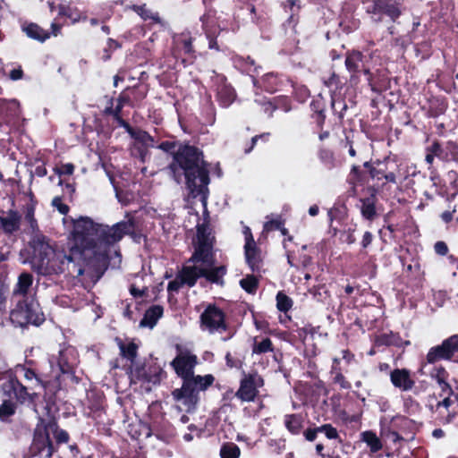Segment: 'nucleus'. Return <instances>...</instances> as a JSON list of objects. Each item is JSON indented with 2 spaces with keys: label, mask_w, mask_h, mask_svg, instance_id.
I'll use <instances>...</instances> for the list:
<instances>
[{
  "label": "nucleus",
  "mask_w": 458,
  "mask_h": 458,
  "mask_svg": "<svg viewBox=\"0 0 458 458\" xmlns=\"http://www.w3.org/2000/svg\"><path fill=\"white\" fill-rule=\"evenodd\" d=\"M318 158L326 168L331 170L336 166V161L333 151L327 148H321L318 151Z\"/></svg>",
  "instance_id": "35"
},
{
  "label": "nucleus",
  "mask_w": 458,
  "mask_h": 458,
  "mask_svg": "<svg viewBox=\"0 0 458 458\" xmlns=\"http://www.w3.org/2000/svg\"><path fill=\"white\" fill-rule=\"evenodd\" d=\"M110 114L113 115V117L117 122V123L119 124L120 127L124 128L126 130V131L129 134H131V132L132 131L133 128H131V125L121 117L120 114Z\"/></svg>",
  "instance_id": "58"
},
{
  "label": "nucleus",
  "mask_w": 458,
  "mask_h": 458,
  "mask_svg": "<svg viewBox=\"0 0 458 458\" xmlns=\"http://www.w3.org/2000/svg\"><path fill=\"white\" fill-rule=\"evenodd\" d=\"M258 279L253 276H247L240 281V285L249 293H255L258 288Z\"/></svg>",
  "instance_id": "41"
},
{
  "label": "nucleus",
  "mask_w": 458,
  "mask_h": 458,
  "mask_svg": "<svg viewBox=\"0 0 458 458\" xmlns=\"http://www.w3.org/2000/svg\"><path fill=\"white\" fill-rule=\"evenodd\" d=\"M351 184L355 185L360 181V167L352 165L348 178Z\"/></svg>",
  "instance_id": "55"
},
{
  "label": "nucleus",
  "mask_w": 458,
  "mask_h": 458,
  "mask_svg": "<svg viewBox=\"0 0 458 458\" xmlns=\"http://www.w3.org/2000/svg\"><path fill=\"white\" fill-rule=\"evenodd\" d=\"M200 328L209 334L225 331V315L216 305L209 304L200 315Z\"/></svg>",
  "instance_id": "8"
},
{
  "label": "nucleus",
  "mask_w": 458,
  "mask_h": 458,
  "mask_svg": "<svg viewBox=\"0 0 458 458\" xmlns=\"http://www.w3.org/2000/svg\"><path fill=\"white\" fill-rule=\"evenodd\" d=\"M52 205L63 215H66L69 211V207L62 202V199L60 197L54 198Z\"/></svg>",
  "instance_id": "53"
},
{
  "label": "nucleus",
  "mask_w": 458,
  "mask_h": 458,
  "mask_svg": "<svg viewBox=\"0 0 458 458\" xmlns=\"http://www.w3.org/2000/svg\"><path fill=\"white\" fill-rule=\"evenodd\" d=\"M49 363L55 378H59L60 374H72L79 363L77 351L72 346L62 349L58 356L49 359Z\"/></svg>",
  "instance_id": "7"
},
{
  "label": "nucleus",
  "mask_w": 458,
  "mask_h": 458,
  "mask_svg": "<svg viewBox=\"0 0 458 458\" xmlns=\"http://www.w3.org/2000/svg\"><path fill=\"white\" fill-rule=\"evenodd\" d=\"M15 406L13 403L4 401L0 406V420H6L11 415L14 413Z\"/></svg>",
  "instance_id": "46"
},
{
  "label": "nucleus",
  "mask_w": 458,
  "mask_h": 458,
  "mask_svg": "<svg viewBox=\"0 0 458 458\" xmlns=\"http://www.w3.org/2000/svg\"><path fill=\"white\" fill-rule=\"evenodd\" d=\"M362 54L359 51L349 53L345 59L346 69L352 73L360 71L362 63Z\"/></svg>",
  "instance_id": "32"
},
{
  "label": "nucleus",
  "mask_w": 458,
  "mask_h": 458,
  "mask_svg": "<svg viewBox=\"0 0 458 458\" xmlns=\"http://www.w3.org/2000/svg\"><path fill=\"white\" fill-rule=\"evenodd\" d=\"M241 450L234 443H225L221 446V458H239Z\"/></svg>",
  "instance_id": "36"
},
{
  "label": "nucleus",
  "mask_w": 458,
  "mask_h": 458,
  "mask_svg": "<svg viewBox=\"0 0 458 458\" xmlns=\"http://www.w3.org/2000/svg\"><path fill=\"white\" fill-rule=\"evenodd\" d=\"M74 171V166L71 163L64 164L55 169L59 175H71Z\"/></svg>",
  "instance_id": "54"
},
{
  "label": "nucleus",
  "mask_w": 458,
  "mask_h": 458,
  "mask_svg": "<svg viewBox=\"0 0 458 458\" xmlns=\"http://www.w3.org/2000/svg\"><path fill=\"white\" fill-rule=\"evenodd\" d=\"M284 426L293 435H298L302 428V419L297 414L284 416Z\"/></svg>",
  "instance_id": "34"
},
{
  "label": "nucleus",
  "mask_w": 458,
  "mask_h": 458,
  "mask_svg": "<svg viewBox=\"0 0 458 458\" xmlns=\"http://www.w3.org/2000/svg\"><path fill=\"white\" fill-rule=\"evenodd\" d=\"M35 207L34 205H27L25 209V220L28 222L32 233L38 230L37 220L34 217Z\"/></svg>",
  "instance_id": "42"
},
{
  "label": "nucleus",
  "mask_w": 458,
  "mask_h": 458,
  "mask_svg": "<svg viewBox=\"0 0 458 458\" xmlns=\"http://www.w3.org/2000/svg\"><path fill=\"white\" fill-rule=\"evenodd\" d=\"M446 180L449 182L451 188L457 192L458 191V173L451 170L446 174Z\"/></svg>",
  "instance_id": "50"
},
{
  "label": "nucleus",
  "mask_w": 458,
  "mask_h": 458,
  "mask_svg": "<svg viewBox=\"0 0 458 458\" xmlns=\"http://www.w3.org/2000/svg\"><path fill=\"white\" fill-rule=\"evenodd\" d=\"M310 294L318 302H326L329 298V293L324 285H318L309 289Z\"/></svg>",
  "instance_id": "39"
},
{
  "label": "nucleus",
  "mask_w": 458,
  "mask_h": 458,
  "mask_svg": "<svg viewBox=\"0 0 458 458\" xmlns=\"http://www.w3.org/2000/svg\"><path fill=\"white\" fill-rule=\"evenodd\" d=\"M72 221L71 246L78 249L87 264L102 274L106 266L109 247L119 242L123 235L132 233L135 228L134 218L130 215H126L124 220L113 226L95 223L89 216H80Z\"/></svg>",
  "instance_id": "1"
},
{
  "label": "nucleus",
  "mask_w": 458,
  "mask_h": 458,
  "mask_svg": "<svg viewBox=\"0 0 458 458\" xmlns=\"http://www.w3.org/2000/svg\"><path fill=\"white\" fill-rule=\"evenodd\" d=\"M21 114L20 103L16 99L0 98V117L6 123L19 117Z\"/></svg>",
  "instance_id": "21"
},
{
  "label": "nucleus",
  "mask_w": 458,
  "mask_h": 458,
  "mask_svg": "<svg viewBox=\"0 0 458 458\" xmlns=\"http://www.w3.org/2000/svg\"><path fill=\"white\" fill-rule=\"evenodd\" d=\"M200 21L202 22V29L206 34V37L208 40V47L210 49L218 50L219 47L217 46V42L216 40V30L212 29V25L214 23V20L210 13H207L200 17Z\"/></svg>",
  "instance_id": "23"
},
{
  "label": "nucleus",
  "mask_w": 458,
  "mask_h": 458,
  "mask_svg": "<svg viewBox=\"0 0 458 458\" xmlns=\"http://www.w3.org/2000/svg\"><path fill=\"white\" fill-rule=\"evenodd\" d=\"M164 370L158 366H149L146 368H137L131 372V380L157 384L164 376Z\"/></svg>",
  "instance_id": "13"
},
{
  "label": "nucleus",
  "mask_w": 458,
  "mask_h": 458,
  "mask_svg": "<svg viewBox=\"0 0 458 458\" xmlns=\"http://www.w3.org/2000/svg\"><path fill=\"white\" fill-rule=\"evenodd\" d=\"M32 284L33 276L23 272L19 276L13 290L12 301L14 308L11 311V319L21 327L27 324L38 326L44 321L43 313L34 298Z\"/></svg>",
  "instance_id": "6"
},
{
  "label": "nucleus",
  "mask_w": 458,
  "mask_h": 458,
  "mask_svg": "<svg viewBox=\"0 0 458 458\" xmlns=\"http://www.w3.org/2000/svg\"><path fill=\"white\" fill-rule=\"evenodd\" d=\"M59 15H64V16L69 17L70 19H72V22H76V21L81 20L80 15L73 16L72 13H70V9H68L64 6L59 7Z\"/></svg>",
  "instance_id": "61"
},
{
  "label": "nucleus",
  "mask_w": 458,
  "mask_h": 458,
  "mask_svg": "<svg viewBox=\"0 0 458 458\" xmlns=\"http://www.w3.org/2000/svg\"><path fill=\"white\" fill-rule=\"evenodd\" d=\"M130 136L136 140L135 145H140L145 148L156 147V140L145 131L133 129Z\"/></svg>",
  "instance_id": "26"
},
{
  "label": "nucleus",
  "mask_w": 458,
  "mask_h": 458,
  "mask_svg": "<svg viewBox=\"0 0 458 458\" xmlns=\"http://www.w3.org/2000/svg\"><path fill=\"white\" fill-rule=\"evenodd\" d=\"M177 355L171 361V366L175 373L183 380L181 388L173 391V396L177 402H181L191 411L195 409L199 401V394L205 391L214 382L212 375L194 376V368L198 363V358L191 351L176 346Z\"/></svg>",
  "instance_id": "4"
},
{
  "label": "nucleus",
  "mask_w": 458,
  "mask_h": 458,
  "mask_svg": "<svg viewBox=\"0 0 458 458\" xmlns=\"http://www.w3.org/2000/svg\"><path fill=\"white\" fill-rule=\"evenodd\" d=\"M131 9L144 21H151L155 23L162 22L158 13L152 12L146 4L132 5Z\"/></svg>",
  "instance_id": "31"
},
{
  "label": "nucleus",
  "mask_w": 458,
  "mask_h": 458,
  "mask_svg": "<svg viewBox=\"0 0 458 458\" xmlns=\"http://www.w3.org/2000/svg\"><path fill=\"white\" fill-rule=\"evenodd\" d=\"M213 86L216 88V98L224 107L229 106L235 99L236 94L233 87L226 82V78L222 74L213 72L211 77Z\"/></svg>",
  "instance_id": "10"
},
{
  "label": "nucleus",
  "mask_w": 458,
  "mask_h": 458,
  "mask_svg": "<svg viewBox=\"0 0 458 458\" xmlns=\"http://www.w3.org/2000/svg\"><path fill=\"white\" fill-rule=\"evenodd\" d=\"M129 101V98L125 96H120L117 98V105L114 108V110H110V114H120L122 112V109L123 108L124 105Z\"/></svg>",
  "instance_id": "56"
},
{
  "label": "nucleus",
  "mask_w": 458,
  "mask_h": 458,
  "mask_svg": "<svg viewBox=\"0 0 458 458\" xmlns=\"http://www.w3.org/2000/svg\"><path fill=\"white\" fill-rule=\"evenodd\" d=\"M253 86L263 89L265 91L274 93L279 89L281 81L274 72H268L262 76L260 80H257L254 75H250Z\"/></svg>",
  "instance_id": "20"
},
{
  "label": "nucleus",
  "mask_w": 458,
  "mask_h": 458,
  "mask_svg": "<svg viewBox=\"0 0 458 458\" xmlns=\"http://www.w3.org/2000/svg\"><path fill=\"white\" fill-rule=\"evenodd\" d=\"M333 382L339 385L343 389L351 388V384L345 379L341 371H336V375L333 376Z\"/></svg>",
  "instance_id": "49"
},
{
  "label": "nucleus",
  "mask_w": 458,
  "mask_h": 458,
  "mask_svg": "<svg viewBox=\"0 0 458 458\" xmlns=\"http://www.w3.org/2000/svg\"><path fill=\"white\" fill-rule=\"evenodd\" d=\"M390 380L394 387L402 391H409L414 386L410 371L405 369H395L390 373Z\"/></svg>",
  "instance_id": "18"
},
{
  "label": "nucleus",
  "mask_w": 458,
  "mask_h": 458,
  "mask_svg": "<svg viewBox=\"0 0 458 458\" xmlns=\"http://www.w3.org/2000/svg\"><path fill=\"white\" fill-rule=\"evenodd\" d=\"M360 212L362 216L367 220H373L377 216L375 197L371 196L360 199Z\"/></svg>",
  "instance_id": "28"
},
{
  "label": "nucleus",
  "mask_w": 458,
  "mask_h": 458,
  "mask_svg": "<svg viewBox=\"0 0 458 458\" xmlns=\"http://www.w3.org/2000/svg\"><path fill=\"white\" fill-rule=\"evenodd\" d=\"M318 430L320 433H324L327 439H330V440L339 439V441H341L337 429L335 427H333L331 424L321 425L318 427Z\"/></svg>",
  "instance_id": "44"
},
{
  "label": "nucleus",
  "mask_w": 458,
  "mask_h": 458,
  "mask_svg": "<svg viewBox=\"0 0 458 458\" xmlns=\"http://www.w3.org/2000/svg\"><path fill=\"white\" fill-rule=\"evenodd\" d=\"M282 222L280 219L270 220L265 223L264 229L267 231L281 229Z\"/></svg>",
  "instance_id": "59"
},
{
  "label": "nucleus",
  "mask_w": 458,
  "mask_h": 458,
  "mask_svg": "<svg viewBox=\"0 0 458 458\" xmlns=\"http://www.w3.org/2000/svg\"><path fill=\"white\" fill-rule=\"evenodd\" d=\"M458 352V335H453L444 340L441 344L429 349L427 354L428 363H435L440 360H450Z\"/></svg>",
  "instance_id": "9"
},
{
  "label": "nucleus",
  "mask_w": 458,
  "mask_h": 458,
  "mask_svg": "<svg viewBox=\"0 0 458 458\" xmlns=\"http://www.w3.org/2000/svg\"><path fill=\"white\" fill-rule=\"evenodd\" d=\"M371 12L374 14H386L393 21L401 15L399 4L394 0H376Z\"/></svg>",
  "instance_id": "17"
},
{
  "label": "nucleus",
  "mask_w": 458,
  "mask_h": 458,
  "mask_svg": "<svg viewBox=\"0 0 458 458\" xmlns=\"http://www.w3.org/2000/svg\"><path fill=\"white\" fill-rule=\"evenodd\" d=\"M273 351V343L268 337L261 338L260 340L258 337L253 339L252 354L260 355Z\"/></svg>",
  "instance_id": "30"
},
{
  "label": "nucleus",
  "mask_w": 458,
  "mask_h": 458,
  "mask_svg": "<svg viewBox=\"0 0 458 458\" xmlns=\"http://www.w3.org/2000/svg\"><path fill=\"white\" fill-rule=\"evenodd\" d=\"M168 169L177 183L184 179L191 197H199L206 206L209 184L208 169L203 154L198 148L191 145L180 146L174 152Z\"/></svg>",
  "instance_id": "3"
},
{
  "label": "nucleus",
  "mask_w": 458,
  "mask_h": 458,
  "mask_svg": "<svg viewBox=\"0 0 458 458\" xmlns=\"http://www.w3.org/2000/svg\"><path fill=\"white\" fill-rule=\"evenodd\" d=\"M121 355L123 358H126L130 361H133L135 358L137 357V350L138 345L134 343H129V344H123L121 343L119 344Z\"/></svg>",
  "instance_id": "38"
},
{
  "label": "nucleus",
  "mask_w": 458,
  "mask_h": 458,
  "mask_svg": "<svg viewBox=\"0 0 458 458\" xmlns=\"http://www.w3.org/2000/svg\"><path fill=\"white\" fill-rule=\"evenodd\" d=\"M188 263L192 264L196 281L205 277L212 284L224 285V276L226 275L227 268L225 266L213 267V237L204 225L197 226V244Z\"/></svg>",
  "instance_id": "5"
},
{
  "label": "nucleus",
  "mask_w": 458,
  "mask_h": 458,
  "mask_svg": "<svg viewBox=\"0 0 458 458\" xmlns=\"http://www.w3.org/2000/svg\"><path fill=\"white\" fill-rule=\"evenodd\" d=\"M401 343V337L393 332L383 333L375 336L374 344L376 346H398Z\"/></svg>",
  "instance_id": "29"
},
{
  "label": "nucleus",
  "mask_w": 458,
  "mask_h": 458,
  "mask_svg": "<svg viewBox=\"0 0 458 458\" xmlns=\"http://www.w3.org/2000/svg\"><path fill=\"white\" fill-rule=\"evenodd\" d=\"M179 43L182 45V50L185 54H192L194 52L192 47V38L189 33L181 34L179 39Z\"/></svg>",
  "instance_id": "45"
},
{
  "label": "nucleus",
  "mask_w": 458,
  "mask_h": 458,
  "mask_svg": "<svg viewBox=\"0 0 458 458\" xmlns=\"http://www.w3.org/2000/svg\"><path fill=\"white\" fill-rule=\"evenodd\" d=\"M195 284L196 276L192 264L187 262L175 278L168 283L167 291L168 293H177L183 285L192 287Z\"/></svg>",
  "instance_id": "12"
},
{
  "label": "nucleus",
  "mask_w": 458,
  "mask_h": 458,
  "mask_svg": "<svg viewBox=\"0 0 458 458\" xmlns=\"http://www.w3.org/2000/svg\"><path fill=\"white\" fill-rule=\"evenodd\" d=\"M162 315L163 308L160 305H154L146 310L143 318L140 322V326L153 328Z\"/></svg>",
  "instance_id": "24"
},
{
  "label": "nucleus",
  "mask_w": 458,
  "mask_h": 458,
  "mask_svg": "<svg viewBox=\"0 0 458 458\" xmlns=\"http://www.w3.org/2000/svg\"><path fill=\"white\" fill-rule=\"evenodd\" d=\"M340 239L342 242L348 244L354 243L356 241V238L354 237V229L349 228L348 230L342 232Z\"/></svg>",
  "instance_id": "52"
},
{
  "label": "nucleus",
  "mask_w": 458,
  "mask_h": 458,
  "mask_svg": "<svg viewBox=\"0 0 458 458\" xmlns=\"http://www.w3.org/2000/svg\"><path fill=\"white\" fill-rule=\"evenodd\" d=\"M21 216L15 210H9L5 216H0V227L5 233H13L19 230Z\"/></svg>",
  "instance_id": "22"
},
{
  "label": "nucleus",
  "mask_w": 458,
  "mask_h": 458,
  "mask_svg": "<svg viewBox=\"0 0 458 458\" xmlns=\"http://www.w3.org/2000/svg\"><path fill=\"white\" fill-rule=\"evenodd\" d=\"M293 306V301L283 292L276 294V307L282 312H287Z\"/></svg>",
  "instance_id": "40"
},
{
  "label": "nucleus",
  "mask_w": 458,
  "mask_h": 458,
  "mask_svg": "<svg viewBox=\"0 0 458 458\" xmlns=\"http://www.w3.org/2000/svg\"><path fill=\"white\" fill-rule=\"evenodd\" d=\"M435 252L440 256H445L448 252V247L445 242L438 241L434 245Z\"/></svg>",
  "instance_id": "57"
},
{
  "label": "nucleus",
  "mask_w": 458,
  "mask_h": 458,
  "mask_svg": "<svg viewBox=\"0 0 458 458\" xmlns=\"http://www.w3.org/2000/svg\"><path fill=\"white\" fill-rule=\"evenodd\" d=\"M373 236L371 233L365 232L362 237L361 245L363 248H367L372 242Z\"/></svg>",
  "instance_id": "64"
},
{
  "label": "nucleus",
  "mask_w": 458,
  "mask_h": 458,
  "mask_svg": "<svg viewBox=\"0 0 458 458\" xmlns=\"http://www.w3.org/2000/svg\"><path fill=\"white\" fill-rule=\"evenodd\" d=\"M155 148L162 149L165 152H173L174 150L175 144L171 141H164L157 146L156 145Z\"/></svg>",
  "instance_id": "62"
},
{
  "label": "nucleus",
  "mask_w": 458,
  "mask_h": 458,
  "mask_svg": "<svg viewBox=\"0 0 458 458\" xmlns=\"http://www.w3.org/2000/svg\"><path fill=\"white\" fill-rule=\"evenodd\" d=\"M426 152L425 160L428 164L432 165L436 157H442L443 148L438 141H434L432 145L426 148Z\"/></svg>",
  "instance_id": "37"
},
{
  "label": "nucleus",
  "mask_w": 458,
  "mask_h": 458,
  "mask_svg": "<svg viewBox=\"0 0 458 458\" xmlns=\"http://www.w3.org/2000/svg\"><path fill=\"white\" fill-rule=\"evenodd\" d=\"M457 396L452 397V395H447L441 402L437 403L436 411L438 412L440 420L444 424H448L454 421L456 417L454 406H457Z\"/></svg>",
  "instance_id": "15"
},
{
  "label": "nucleus",
  "mask_w": 458,
  "mask_h": 458,
  "mask_svg": "<svg viewBox=\"0 0 458 458\" xmlns=\"http://www.w3.org/2000/svg\"><path fill=\"white\" fill-rule=\"evenodd\" d=\"M47 427V429L50 428L54 432L55 438L58 444H64L69 441V434L65 430L58 428L56 424H48Z\"/></svg>",
  "instance_id": "43"
},
{
  "label": "nucleus",
  "mask_w": 458,
  "mask_h": 458,
  "mask_svg": "<svg viewBox=\"0 0 458 458\" xmlns=\"http://www.w3.org/2000/svg\"><path fill=\"white\" fill-rule=\"evenodd\" d=\"M431 377L440 384L444 383V381L447 379L448 374L443 367H437L431 371Z\"/></svg>",
  "instance_id": "48"
},
{
  "label": "nucleus",
  "mask_w": 458,
  "mask_h": 458,
  "mask_svg": "<svg viewBox=\"0 0 458 458\" xmlns=\"http://www.w3.org/2000/svg\"><path fill=\"white\" fill-rule=\"evenodd\" d=\"M232 61L235 68L249 74L258 72L260 68L255 64V61L250 56L243 57L236 55L232 57Z\"/></svg>",
  "instance_id": "25"
},
{
  "label": "nucleus",
  "mask_w": 458,
  "mask_h": 458,
  "mask_svg": "<svg viewBox=\"0 0 458 458\" xmlns=\"http://www.w3.org/2000/svg\"><path fill=\"white\" fill-rule=\"evenodd\" d=\"M32 267L41 275L61 274L67 271L71 275L82 276L81 279L84 288L96 284L102 276L87 264L86 259L81 256L80 250L72 246L69 252L54 250L49 245H42L38 257L32 259Z\"/></svg>",
  "instance_id": "2"
},
{
  "label": "nucleus",
  "mask_w": 458,
  "mask_h": 458,
  "mask_svg": "<svg viewBox=\"0 0 458 458\" xmlns=\"http://www.w3.org/2000/svg\"><path fill=\"white\" fill-rule=\"evenodd\" d=\"M7 293V286L0 281V312L4 311L6 308Z\"/></svg>",
  "instance_id": "51"
},
{
  "label": "nucleus",
  "mask_w": 458,
  "mask_h": 458,
  "mask_svg": "<svg viewBox=\"0 0 458 458\" xmlns=\"http://www.w3.org/2000/svg\"><path fill=\"white\" fill-rule=\"evenodd\" d=\"M318 433H320L318 430V427L314 428H307L303 432V435H304L306 440L312 442L317 438Z\"/></svg>",
  "instance_id": "60"
},
{
  "label": "nucleus",
  "mask_w": 458,
  "mask_h": 458,
  "mask_svg": "<svg viewBox=\"0 0 458 458\" xmlns=\"http://www.w3.org/2000/svg\"><path fill=\"white\" fill-rule=\"evenodd\" d=\"M31 452L34 454L44 455L50 458L53 454V444L49 437L47 427L44 429L37 428L34 434V439L31 445Z\"/></svg>",
  "instance_id": "11"
},
{
  "label": "nucleus",
  "mask_w": 458,
  "mask_h": 458,
  "mask_svg": "<svg viewBox=\"0 0 458 458\" xmlns=\"http://www.w3.org/2000/svg\"><path fill=\"white\" fill-rule=\"evenodd\" d=\"M361 440L367 444L371 453H377L382 449V443L373 431L367 430L362 432Z\"/></svg>",
  "instance_id": "33"
},
{
  "label": "nucleus",
  "mask_w": 458,
  "mask_h": 458,
  "mask_svg": "<svg viewBox=\"0 0 458 458\" xmlns=\"http://www.w3.org/2000/svg\"><path fill=\"white\" fill-rule=\"evenodd\" d=\"M23 31L29 38L38 40L40 42H44L50 37V33L40 28L36 23H30L27 26H24Z\"/></svg>",
  "instance_id": "27"
},
{
  "label": "nucleus",
  "mask_w": 458,
  "mask_h": 458,
  "mask_svg": "<svg viewBox=\"0 0 458 458\" xmlns=\"http://www.w3.org/2000/svg\"><path fill=\"white\" fill-rule=\"evenodd\" d=\"M16 373L23 376L27 380H32L33 378L36 379L37 383H40L41 381L38 378L36 373L34 370L28 369L24 366H17L16 367Z\"/></svg>",
  "instance_id": "47"
},
{
  "label": "nucleus",
  "mask_w": 458,
  "mask_h": 458,
  "mask_svg": "<svg viewBox=\"0 0 458 458\" xmlns=\"http://www.w3.org/2000/svg\"><path fill=\"white\" fill-rule=\"evenodd\" d=\"M9 77L12 81H18V80L22 79L23 71H22L21 67L19 66L18 68L13 69L9 73Z\"/></svg>",
  "instance_id": "63"
},
{
  "label": "nucleus",
  "mask_w": 458,
  "mask_h": 458,
  "mask_svg": "<svg viewBox=\"0 0 458 458\" xmlns=\"http://www.w3.org/2000/svg\"><path fill=\"white\" fill-rule=\"evenodd\" d=\"M4 393L10 398H15L21 403L29 399L27 388L22 386L16 377H11L2 386Z\"/></svg>",
  "instance_id": "16"
},
{
  "label": "nucleus",
  "mask_w": 458,
  "mask_h": 458,
  "mask_svg": "<svg viewBox=\"0 0 458 458\" xmlns=\"http://www.w3.org/2000/svg\"><path fill=\"white\" fill-rule=\"evenodd\" d=\"M257 394L255 377L249 376L241 381L240 387L234 395L242 402H251L255 399Z\"/></svg>",
  "instance_id": "19"
},
{
  "label": "nucleus",
  "mask_w": 458,
  "mask_h": 458,
  "mask_svg": "<svg viewBox=\"0 0 458 458\" xmlns=\"http://www.w3.org/2000/svg\"><path fill=\"white\" fill-rule=\"evenodd\" d=\"M245 259L250 268L254 273L260 272L261 269V257L260 251L256 246V242L252 237V234L249 233V236L246 237V242L244 245Z\"/></svg>",
  "instance_id": "14"
}]
</instances>
